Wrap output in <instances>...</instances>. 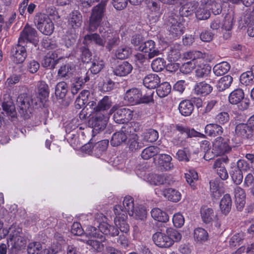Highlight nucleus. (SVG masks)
Instances as JSON below:
<instances>
[{"label": "nucleus", "instance_id": "nucleus-51", "mask_svg": "<svg viewBox=\"0 0 254 254\" xmlns=\"http://www.w3.org/2000/svg\"><path fill=\"white\" fill-rule=\"evenodd\" d=\"M112 101L111 98L109 96H104L100 100L97 104V110L99 112L108 110L112 107Z\"/></svg>", "mask_w": 254, "mask_h": 254}, {"label": "nucleus", "instance_id": "nucleus-4", "mask_svg": "<svg viewBox=\"0 0 254 254\" xmlns=\"http://www.w3.org/2000/svg\"><path fill=\"white\" fill-rule=\"evenodd\" d=\"M85 239L82 240L96 252H101L104 248L103 242L105 237L98 232L95 227L89 226L86 230Z\"/></svg>", "mask_w": 254, "mask_h": 254}, {"label": "nucleus", "instance_id": "nucleus-45", "mask_svg": "<svg viewBox=\"0 0 254 254\" xmlns=\"http://www.w3.org/2000/svg\"><path fill=\"white\" fill-rule=\"evenodd\" d=\"M210 7H208L204 4L201 3L199 7L195 11L196 18L199 20H205L208 19L210 15Z\"/></svg>", "mask_w": 254, "mask_h": 254}, {"label": "nucleus", "instance_id": "nucleus-54", "mask_svg": "<svg viewBox=\"0 0 254 254\" xmlns=\"http://www.w3.org/2000/svg\"><path fill=\"white\" fill-rule=\"evenodd\" d=\"M38 93L41 102H43L48 97L49 94L48 86L45 82L40 81L39 82Z\"/></svg>", "mask_w": 254, "mask_h": 254}, {"label": "nucleus", "instance_id": "nucleus-21", "mask_svg": "<svg viewBox=\"0 0 254 254\" xmlns=\"http://www.w3.org/2000/svg\"><path fill=\"white\" fill-rule=\"evenodd\" d=\"M89 80L88 72L86 69H82L81 75L75 79V82L72 84L71 92L72 94H76L80 89L82 84Z\"/></svg>", "mask_w": 254, "mask_h": 254}, {"label": "nucleus", "instance_id": "nucleus-64", "mask_svg": "<svg viewBox=\"0 0 254 254\" xmlns=\"http://www.w3.org/2000/svg\"><path fill=\"white\" fill-rule=\"evenodd\" d=\"M230 119L229 114L227 112H220L215 117V122L219 125H224L228 123Z\"/></svg>", "mask_w": 254, "mask_h": 254}, {"label": "nucleus", "instance_id": "nucleus-42", "mask_svg": "<svg viewBox=\"0 0 254 254\" xmlns=\"http://www.w3.org/2000/svg\"><path fill=\"white\" fill-rule=\"evenodd\" d=\"M82 21V15L78 11L75 10L70 13L68 22L73 28L75 29L80 27Z\"/></svg>", "mask_w": 254, "mask_h": 254}, {"label": "nucleus", "instance_id": "nucleus-56", "mask_svg": "<svg viewBox=\"0 0 254 254\" xmlns=\"http://www.w3.org/2000/svg\"><path fill=\"white\" fill-rule=\"evenodd\" d=\"M171 86L167 82H165L159 85L156 89L158 96L161 98L167 96L171 92Z\"/></svg>", "mask_w": 254, "mask_h": 254}, {"label": "nucleus", "instance_id": "nucleus-52", "mask_svg": "<svg viewBox=\"0 0 254 254\" xmlns=\"http://www.w3.org/2000/svg\"><path fill=\"white\" fill-rule=\"evenodd\" d=\"M167 129L168 130V132H171L174 130H177L179 132H180V135L183 136L184 134H186L188 136H190V130L187 127H185L181 124H171L167 127Z\"/></svg>", "mask_w": 254, "mask_h": 254}, {"label": "nucleus", "instance_id": "nucleus-28", "mask_svg": "<svg viewBox=\"0 0 254 254\" xmlns=\"http://www.w3.org/2000/svg\"><path fill=\"white\" fill-rule=\"evenodd\" d=\"M63 242V237L61 235H56L53 244L49 248L44 250L41 254H56L60 250Z\"/></svg>", "mask_w": 254, "mask_h": 254}, {"label": "nucleus", "instance_id": "nucleus-20", "mask_svg": "<svg viewBox=\"0 0 254 254\" xmlns=\"http://www.w3.org/2000/svg\"><path fill=\"white\" fill-rule=\"evenodd\" d=\"M75 71V65L73 63H67L59 68L57 77L59 78L67 79L72 76Z\"/></svg>", "mask_w": 254, "mask_h": 254}, {"label": "nucleus", "instance_id": "nucleus-32", "mask_svg": "<svg viewBox=\"0 0 254 254\" xmlns=\"http://www.w3.org/2000/svg\"><path fill=\"white\" fill-rule=\"evenodd\" d=\"M132 69V65L128 62L124 61L117 66L114 72L116 75L124 76L130 73Z\"/></svg>", "mask_w": 254, "mask_h": 254}, {"label": "nucleus", "instance_id": "nucleus-38", "mask_svg": "<svg viewBox=\"0 0 254 254\" xmlns=\"http://www.w3.org/2000/svg\"><path fill=\"white\" fill-rule=\"evenodd\" d=\"M212 89L213 88L210 84L205 82H200L194 86V92L198 95L204 96L209 94Z\"/></svg>", "mask_w": 254, "mask_h": 254}, {"label": "nucleus", "instance_id": "nucleus-41", "mask_svg": "<svg viewBox=\"0 0 254 254\" xmlns=\"http://www.w3.org/2000/svg\"><path fill=\"white\" fill-rule=\"evenodd\" d=\"M193 109V105L189 100H184L179 104V111L184 116H189L192 113Z\"/></svg>", "mask_w": 254, "mask_h": 254}, {"label": "nucleus", "instance_id": "nucleus-31", "mask_svg": "<svg viewBox=\"0 0 254 254\" xmlns=\"http://www.w3.org/2000/svg\"><path fill=\"white\" fill-rule=\"evenodd\" d=\"M193 237L196 243L202 244L207 241L209 235L207 231L204 228L197 227L193 230Z\"/></svg>", "mask_w": 254, "mask_h": 254}, {"label": "nucleus", "instance_id": "nucleus-15", "mask_svg": "<svg viewBox=\"0 0 254 254\" xmlns=\"http://www.w3.org/2000/svg\"><path fill=\"white\" fill-rule=\"evenodd\" d=\"M155 192L158 196H164L169 200L178 202L181 199V194L177 190L173 188H168L161 190L159 188L155 189Z\"/></svg>", "mask_w": 254, "mask_h": 254}, {"label": "nucleus", "instance_id": "nucleus-59", "mask_svg": "<svg viewBox=\"0 0 254 254\" xmlns=\"http://www.w3.org/2000/svg\"><path fill=\"white\" fill-rule=\"evenodd\" d=\"M187 182L193 188H194V182L198 180L197 173L194 169H190L185 174Z\"/></svg>", "mask_w": 254, "mask_h": 254}, {"label": "nucleus", "instance_id": "nucleus-23", "mask_svg": "<svg viewBox=\"0 0 254 254\" xmlns=\"http://www.w3.org/2000/svg\"><path fill=\"white\" fill-rule=\"evenodd\" d=\"M83 43L87 46L96 45L104 47L105 44V40L104 37H101L98 34L93 33L85 35Z\"/></svg>", "mask_w": 254, "mask_h": 254}, {"label": "nucleus", "instance_id": "nucleus-22", "mask_svg": "<svg viewBox=\"0 0 254 254\" xmlns=\"http://www.w3.org/2000/svg\"><path fill=\"white\" fill-rule=\"evenodd\" d=\"M168 178L169 177L167 175L150 173L148 174V177L145 181L151 185L159 186L170 184Z\"/></svg>", "mask_w": 254, "mask_h": 254}, {"label": "nucleus", "instance_id": "nucleus-26", "mask_svg": "<svg viewBox=\"0 0 254 254\" xmlns=\"http://www.w3.org/2000/svg\"><path fill=\"white\" fill-rule=\"evenodd\" d=\"M11 53L12 60L16 64L22 63L27 56L25 47L20 45H17L13 48Z\"/></svg>", "mask_w": 254, "mask_h": 254}, {"label": "nucleus", "instance_id": "nucleus-24", "mask_svg": "<svg viewBox=\"0 0 254 254\" xmlns=\"http://www.w3.org/2000/svg\"><path fill=\"white\" fill-rule=\"evenodd\" d=\"M37 31L29 26H26L21 33L19 41L35 43L37 41Z\"/></svg>", "mask_w": 254, "mask_h": 254}, {"label": "nucleus", "instance_id": "nucleus-10", "mask_svg": "<svg viewBox=\"0 0 254 254\" xmlns=\"http://www.w3.org/2000/svg\"><path fill=\"white\" fill-rule=\"evenodd\" d=\"M99 32L107 42L106 48L110 51L115 46L119 43V35L117 31H114L109 26H101Z\"/></svg>", "mask_w": 254, "mask_h": 254}, {"label": "nucleus", "instance_id": "nucleus-19", "mask_svg": "<svg viewBox=\"0 0 254 254\" xmlns=\"http://www.w3.org/2000/svg\"><path fill=\"white\" fill-rule=\"evenodd\" d=\"M172 157L168 154H160L155 159V163L161 170L169 171L173 168L174 165L171 162Z\"/></svg>", "mask_w": 254, "mask_h": 254}, {"label": "nucleus", "instance_id": "nucleus-55", "mask_svg": "<svg viewBox=\"0 0 254 254\" xmlns=\"http://www.w3.org/2000/svg\"><path fill=\"white\" fill-rule=\"evenodd\" d=\"M160 152V149L155 146H151L145 148L141 152V157L144 159H148Z\"/></svg>", "mask_w": 254, "mask_h": 254}, {"label": "nucleus", "instance_id": "nucleus-40", "mask_svg": "<svg viewBox=\"0 0 254 254\" xmlns=\"http://www.w3.org/2000/svg\"><path fill=\"white\" fill-rule=\"evenodd\" d=\"M220 180L217 179L210 182L211 195L215 199L219 198L223 193V190L220 187Z\"/></svg>", "mask_w": 254, "mask_h": 254}, {"label": "nucleus", "instance_id": "nucleus-46", "mask_svg": "<svg viewBox=\"0 0 254 254\" xmlns=\"http://www.w3.org/2000/svg\"><path fill=\"white\" fill-rule=\"evenodd\" d=\"M244 98V93L242 89H238L232 91L229 96V101L232 104L239 103Z\"/></svg>", "mask_w": 254, "mask_h": 254}, {"label": "nucleus", "instance_id": "nucleus-57", "mask_svg": "<svg viewBox=\"0 0 254 254\" xmlns=\"http://www.w3.org/2000/svg\"><path fill=\"white\" fill-rule=\"evenodd\" d=\"M235 131L238 135L247 137L252 131L247 124H240L236 126Z\"/></svg>", "mask_w": 254, "mask_h": 254}, {"label": "nucleus", "instance_id": "nucleus-13", "mask_svg": "<svg viewBox=\"0 0 254 254\" xmlns=\"http://www.w3.org/2000/svg\"><path fill=\"white\" fill-rule=\"evenodd\" d=\"M229 139L226 137L218 136L213 143L212 152L216 156L228 153L231 150L229 144Z\"/></svg>", "mask_w": 254, "mask_h": 254}, {"label": "nucleus", "instance_id": "nucleus-48", "mask_svg": "<svg viewBox=\"0 0 254 254\" xmlns=\"http://www.w3.org/2000/svg\"><path fill=\"white\" fill-rule=\"evenodd\" d=\"M233 82V78L230 75L221 77L217 84V88L219 91H223L228 88Z\"/></svg>", "mask_w": 254, "mask_h": 254}, {"label": "nucleus", "instance_id": "nucleus-7", "mask_svg": "<svg viewBox=\"0 0 254 254\" xmlns=\"http://www.w3.org/2000/svg\"><path fill=\"white\" fill-rule=\"evenodd\" d=\"M166 24L171 38L176 39L180 37L185 32L183 18L178 15L171 14L168 16Z\"/></svg>", "mask_w": 254, "mask_h": 254}, {"label": "nucleus", "instance_id": "nucleus-63", "mask_svg": "<svg viewBox=\"0 0 254 254\" xmlns=\"http://www.w3.org/2000/svg\"><path fill=\"white\" fill-rule=\"evenodd\" d=\"M240 80L241 83L245 85H251L254 82V77L250 71L242 73Z\"/></svg>", "mask_w": 254, "mask_h": 254}, {"label": "nucleus", "instance_id": "nucleus-49", "mask_svg": "<svg viewBox=\"0 0 254 254\" xmlns=\"http://www.w3.org/2000/svg\"><path fill=\"white\" fill-rule=\"evenodd\" d=\"M68 91V86L64 81H61L58 83L55 87V94L57 97L60 99L65 97Z\"/></svg>", "mask_w": 254, "mask_h": 254}, {"label": "nucleus", "instance_id": "nucleus-18", "mask_svg": "<svg viewBox=\"0 0 254 254\" xmlns=\"http://www.w3.org/2000/svg\"><path fill=\"white\" fill-rule=\"evenodd\" d=\"M139 50L147 54L149 59H152L160 54L159 50L155 47V43L152 40H148L139 47Z\"/></svg>", "mask_w": 254, "mask_h": 254}, {"label": "nucleus", "instance_id": "nucleus-11", "mask_svg": "<svg viewBox=\"0 0 254 254\" xmlns=\"http://www.w3.org/2000/svg\"><path fill=\"white\" fill-rule=\"evenodd\" d=\"M115 113L114 120L118 124H125L131 120L133 117V111L129 108H118L117 105L113 106L110 110V114Z\"/></svg>", "mask_w": 254, "mask_h": 254}, {"label": "nucleus", "instance_id": "nucleus-1", "mask_svg": "<svg viewBox=\"0 0 254 254\" xmlns=\"http://www.w3.org/2000/svg\"><path fill=\"white\" fill-rule=\"evenodd\" d=\"M184 59H193L195 63V76L198 78H205L211 72V67L207 64L211 62L214 56L210 53H202L199 51H190L184 54Z\"/></svg>", "mask_w": 254, "mask_h": 254}, {"label": "nucleus", "instance_id": "nucleus-33", "mask_svg": "<svg viewBox=\"0 0 254 254\" xmlns=\"http://www.w3.org/2000/svg\"><path fill=\"white\" fill-rule=\"evenodd\" d=\"M160 82V78L156 74H149L143 80L144 85L148 89L155 88Z\"/></svg>", "mask_w": 254, "mask_h": 254}, {"label": "nucleus", "instance_id": "nucleus-47", "mask_svg": "<svg viewBox=\"0 0 254 254\" xmlns=\"http://www.w3.org/2000/svg\"><path fill=\"white\" fill-rule=\"evenodd\" d=\"M230 68V64L225 62H223L216 64L213 68L214 73L219 76L227 73Z\"/></svg>", "mask_w": 254, "mask_h": 254}, {"label": "nucleus", "instance_id": "nucleus-34", "mask_svg": "<svg viewBox=\"0 0 254 254\" xmlns=\"http://www.w3.org/2000/svg\"><path fill=\"white\" fill-rule=\"evenodd\" d=\"M198 5V2L195 1L186 2L181 6L180 9V14L182 17L190 15L195 11Z\"/></svg>", "mask_w": 254, "mask_h": 254}, {"label": "nucleus", "instance_id": "nucleus-43", "mask_svg": "<svg viewBox=\"0 0 254 254\" xmlns=\"http://www.w3.org/2000/svg\"><path fill=\"white\" fill-rule=\"evenodd\" d=\"M123 204L124 208H122V209L126 212V214L128 213L129 215L133 216L134 210L133 198L130 196H126L124 199Z\"/></svg>", "mask_w": 254, "mask_h": 254}, {"label": "nucleus", "instance_id": "nucleus-29", "mask_svg": "<svg viewBox=\"0 0 254 254\" xmlns=\"http://www.w3.org/2000/svg\"><path fill=\"white\" fill-rule=\"evenodd\" d=\"M107 122L108 118L104 115H96L92 123L93 130L99 132L103 130L107 125Z\"/></svg>", "mask_w": 254, "mask_h": 254}, {"label": "nucleus", "instance_id": "nucleus-36", "mask_svg": "<svg viewBox=\"0 0 254 254\" xmlns=\"http://www.w3.org/2000/svg\"><path fill=\"white\" fill-rule=\"evenodd\" d=\"M90 64L91 65L89 69L91 72L93 74L99 73L105 66L104 61L97 56H93Z\"/></svg>", "mask_w": 254, "mask_h": 254}, {"label": "nucleus", "instance_id": "nucleus-8", "mask_svg": "<svg viewBox=\"0 0 254 254\" xmlns=\"http://www.w3.org/2000/svg\"><path fill=\"white\" fill-rule=\"evenodd\" d=\"M107 218L102 213H98L95 215L94 225L98 227L99 230L103 234L112 237L118 236L119 230L108 223Z\"/></svg>", "mask_w": 254, "mask_h": 254}, {"label": "nucleus", "instance_id": "nucleus-58", "mask_svg": "<svg viewBox=\"0 0 254 254\" xmlns=\"http://www.w3.org/2000/svg\"><path fill=\"white\" fill-rule=\"evenodd\" d=\"M186 60H190V61L187 62L183 64L180 67V71L185 74H188L191 72L192 70L195 68L196 64V61L193 59H186Z\"/></svg>", "mask_w": 254, "mask_h": 254}, {"label": "nucleus", "instance_id": "nucleus-61", "mask_svg": "<svg viewBox=\"0 0 254 254\" xmlns=\"http://www.w3.org/2000/svg\"><path fill=\"white\" fill-rule=\"evenodd\" d=\"M230 175L233 182L236 185H240L243 181V176L242 171L239 169L232 168Z\"/></svg>", "mask_w": 254, "mask_h": 254}, {"label": "nucleus", "instance_id": "nucleus-44", "mask_svg": "<svg viewBox=\"0 0 254 254\" xmlns=\"http://www.w3.org/2000/svg\"><path fill=\"white\" fill-rule=\"evenodd\" d=\"M152 217L155 220L166 222L169 220V216L168 214L161 209L158 208H154L151 211Z\"/></svg>", "mask_w": 254, "mask_h": 254}, {"label": "nucleus", "instance_id": "nucleus-39", "mask_svg": "<svg viewBox=\"0 0 254 254\" xmlns=\"http://www.w3.org/2000/svg\"><path fill=\"white\" fill-rule=\"evenodd\" d=\"M232 206V199L229 194L224 195L221 199L219 207L221 212L224 214H228L231 210Z\"/></svg>", "mask_w": 254, "mask_h": 254}, {"label": "nucleus", "instance_id": "nucleus-30", "mask_svg": "<svg viewBox=\"0 0 254 254\" xmlns=\"http://www.w3.org/2000/svg\"><path fill=\"white\" fill-rule=\"evenodd\" d=\"M204 132L209 136L215 137L222 135L223 132V128L217 123L209 124L205 127Z\"/></svg>", "mask_w": 254, "mask_h": 254}, {"label": "nucleus", "instance_id": "nucleus-9", "mask_svg": "<svg viewBox=\"0 0 254 254\" xmlns=\"http://www.w3.org/2000/svg\"><path fill=\"white\" fill-rule=\"evenodd\" d=\"M34 22L39 30L46 35H51L54 30V24L51 19L46 14L37 13L34 18Z\"/></svg>", "mask_w": 254, "mask_h": 254}, {"label": "nucleus", "instance_id": "nucleus-14", "mask_svg": "<svg viewBox=\"0 0 254 254\" xmlns=\"http://www.w3.org/2000/svg\"><path fill=\"white\" fill-rule=\"evenodd\" d=\"M139 132L133 131V132H130L128 135L127 145L130 151H137L144 146L142 139H140L137 134V133Z\"/></svg>", "mask_w": 254, "mask_h": 254}, {"label": "nucleus", "instance_id": "nucleus-2", "mask_svg": "<svg viewBox=\"0 0 254 254\" xmlns=\"http://www.w3.org/2000/svg\"><path fill=\"white\" fill-rule=\"evenodd\" d=\"M181 239V233L172 228H167L165 231H157L152 236L154 243L160 248H170Z\"/></svg>", "mask_w": 254, "mask_h": 254}, {"label": "nucleus", "instance_id": "nucleus-53", "mask_svg": "<svg viewBox=\"0 0 254 254\" xmlns=\"http://www.w3.org/2000/svg\"><path fill=\"white\" fill-rule=\"evenodd\" d=\"M200 213L202 221L205 223H209L212 221L214 216V212L212 208L204 206L201 208Z\"/></svg>", "mask_w": 254, "mask_h": 254}, {"label": "nucleus", "instance_id": "nucleus-27", "mask_svg": "<svg viewBox=\"0 0 254 254\" xmlns=\"http://www.w3.org/2000/svg\"><path fill=\"white\" fill-rule=\"evenodd\" d=\"M141 96L140 91L138 89L134 88L127 91L124 99L131 105L139 104Z\"/></svg>", "mask_w": 254, "mask_h": 254}, {"label": "nucleus", "instance_id": "nucleus-62", "mask_svg": "<svg viewBox=\"0 0 254 254\" xmlns=\"http://www.w3.org/2000/svg\"><path fill=\"white\" fill-rule=\"evenodd\" d=\"M166 62L165 60L160 58H157L154 60L151 63V67L155 72H159L162 70L165 66Z\"/></svg>", "mask_w": 254, "mask_h": 254}, {"label": "nucleus", "instance_id": "nucleus-37", "mask_svg": "<svg viewBox=\"0 0 254 254\" xmlns=\"http://www.w3.org/2000/svg\"><path fill=\"white\" fill-rule=\"evenodd\" d=\"M32 100L31 98L26 93L19 95L17 99V104L19 108L26 111L31 107Z\"/></svg>", "mask_w": 254, "mask_h": 254}, {"label": "nucleus", "instance_id": "nucleus-35", "mask_svg": "<svg viewBox=\"0 0 254 254\" xmlns=\"http://www.w3.org/2000/svg\"><path fill=\"white\" fill-rule=\"evenodd\" d=\"M109 141L108 140H103L96 143L93 147L92 154L99 158L106 151Z\"/></svg>", "mask_w": 254, "mask_h": 254}, {"label": "nucleus", "instance_id": "nucleus-5", "mask_svg": "<svg viewBox=\"0 0 254 254\" xmlns=\"http://www.w3.org/2000/svg\"><path fill=\"white\" fill-rule=\"evenodd\" d=\"M141 129V126L139 123L131 122L128 125L123 127L120 130L113 134L111 143L114 146H118L127 140L130 132L140 131Z\"/></svg>", "mask_w": 254, "mask_h": 254}, {"label": "nucleus", "instance_id": "nucleus-50", "mask_svg": "<svg viewBox=\"0 0 254 254\" xmlns=\"http://www.w3.org/2000/svg\"><path fill=\"white\" fill-rule=\"evenodd\" d=\"M141 136L143 141L152 142L158 139L159 134L156 130L150 128L143 132Z\"/></svg>", "mask_w": 254, "mask_h": 254}, {"label": "nucleus", "instance_id": "nucleus-17", "mask_svg": "<svg viewBox=\"0 0 254 254\" xmlns=\"http://www.w3.org/2000/svg\"><path fill=\"white\" fill-rule=\"evenodd\" d=\"M160 1L162 0H151L148 3V6L151 12L148 15V17L152 23L157 21L162 14Z\"/></svg>", "mask_w": 254, "mask_h": 254}, {"label": "nucleus", "instance_id": "nucleus-60", "mask_svg": "<svg viewBox=\"0 0 254 254\" xmlns=\"http://www.w3.org/2000/svg\"><path fill=\"white\" fill-rule=\"evenodd\" d=\"M131 49L127 46H121L116 52V56L118 59H124L129 56Z\"/></svg>", "mask_w": 254, "mask_h": 254}, {"label": "nucleus", "instance_id": "nucleus-6", "mask_svg": "<svg viewBox=\"0 0 254 254\" xmlns=\"http://www.w3.org/2000/svg\"><path fill=\"white\" fill-rule=\"evenodd\" d=\"M107 1L108 0H101L93 7L89 18V29L90 31H95L98 27L103 26L101 22L105 15Z\"/></svg>", "mask_w": 254, "mask_h": 254}, {"label": "nucleus", "instance_id": "nucleus-25", "mask_svg": "<svg viewBox=\"0 0 254 254\" xmlns=\"http://www.w3.org/2000/svg\"><path fill=\"white\" fill-rule=\"evenodd\" d=\"M235 201L238 210H241L246 203V193L244 190L240 187L234 189Z\"/></svg>", "mask_w": 254, "mask_h": 254}, {"label": "nucleus", "instance_id": "nucleus-16", "mask_svg": "<svg viewBox=\"0 0 254 254\" xmlns=\"http://www.w3.org/2000/svg\"><path fill=\"white\" fill-rule=\"evenodd\" d=\"M61 51L60 49L49 51L43 59L42 63L43 66L45 67L54 68L59 61L62 59V57L58 56Z\"/></svg>", "mask_w": 254, "mask_h": 254}, {"label": "nucleus", "instance_id": "nucleus-3", "mask_svg": "<svg viewBox=\"0 0 254 254\" xmlns=\"http://www.w3.org/2000/svg\"><path fill=\"white\" fill-rule=\"evenodd\" d=\"M2 231L3 235L0 238H4L8 234L7 245L11 250L17 251L25 247L26 240L23 236L22 228L18 225L13 224L9 228L8 230H3Z\"/></svg>", "mask_w": 254, "mask_h": 254}, {"label": "nucleus", "instance_id": "nucleus-12", "mask_svg": "<svg viewBox=\"0 0 254 254\" xmlns=\"http://www.w3.org/2000/svg\"><path fill=\"white\" fill-rule=\"evenodd\" d=\"M113 210L115 215L114 223L117 228L120 229L122 232L127 233L129 227L127 222V215L126 212L122 209V206L120 205L114 206Z\"/></svg>", "mask_w": 254, "mask_h": 254}]
</instances>
